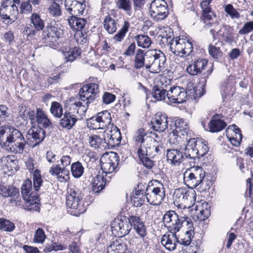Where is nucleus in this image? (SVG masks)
Returning a JSON list of instances; mask_svg holds the SVG:
<instances>
[{
	"label": "nucleus",
	"mask_w": 253,
	"mask_h": 253,
	"mask_svg": "<svg viewBox=\"0 0 253 253\" xmlns=\"http://www.w3.org/2000/svg\"><path fill=\"white\" fill-rule=\"evenodd\" d=\"M89 143L90 147L95 149L100 147V145L104 143L103 138H101L97 135H92L89 137Z\"/></svg>",
	"instance_id": "13d9d810"
},
{
	"label": "nucleus",
	"mask_w": 253,
	"mask_h": 253,
	"mask_svg": "<svg viewBox=\"0 0 253 253\" xmlns=\"http://www.w3.org/2000/svg\"><path fill=\"white\" fill-rule=\"evenodd\" d=\"M151 137L147 135L144 129L141 128L136 131L133 140L137 144H139L138 149H142L143 146L147 143L146 141L147 139Z\"/></svg>",
	"instance_id": "c9c22d12"
},
{
	"label": "nucleus",
	"mask_w": 253,
	"mask_h": 253,
	"mask_svg": "<svg viewBox=\"0 0 253 253\" xmlns=\"http://www.w3.org/2000/svg\"><path fill=\"white\" fill-rule=\"evenodd\" d=\"M138 46L142 48H148L152 43L150 38L146 35H138L134 37Z\"/></svg>",
	"instance_id": "37998d69"
},
{
	"label": "nucleus",
	"mask_w": 253,
	"mask_h": 253,
	"mask_svg": "<svg viewBox=\"0 0 253 253\" xmlns=\"http://www.w3.org/2000/svg\"><path fill=\"white\" fill-rule=\"evenodd\" d=\"M145 196L146 201L150 205H161L166 198L164 185L157 180L150 181L145 190Z\"/></svg>",
	"instance_id": "7ed1b4c3"
},
{
	"label": "nucleus",
	"mask_w": 253,
	"mask_h": 253,
	"mask_svg": "<svg viewBox=\"0 0 253 253\" xmlns=\"http://www.w3.org/2000/svg\"><path fill=\"white\" fill-rule=\"evenodd\" d=\"M152 128L159 132H164L168 127V117L166 114L157 113L151 122Z\"/></svg>",
	"instance_id": "412c9836"
},
{
	"label": "nucleus",
	"mask_w": 253,
	"mask_h": 253,
	"mask_svg": "<svg viewBox=\"0 0 253 253\" xmlns=\"http://www.w3.org/2000/svg\"><path fill=\"white\" fill-rule=\"evenodd\" d=\"M137 154L143 165L147 169H151L153 165L154 162L152 161L147 155H145L144 153L140 152L137 151Z\"/></svg>",
	"instance_id": "4d7b16f0"
},
{
	"label": "nucleus",
	"mask_w": 253,
	"mask_h": 253,
	"mask_svg": "<svg viewBox=\"0 0 253 253\" xmlns=\"http://www.w3.org/2000/svg\"><path fill=\"white\" fill-rule=\"evenodd\" d=\"M187 92L180 86H173L168 91V100L172 103L180 104L186 100Z\"/></svg>",
	"instance_id": "6ab92c4d"
},
{
	"label": "nucleus",
	"mask_w": 253,
	"mask_h": 253,
	"mask_svg": "<svg viewBox=\"0 0 253 253\" xmlns=\"http://www.w3.org/2000/svg\"><path fill=\"white\" fill-rule=\"evenodd\" d=\"M107 253H133L127 248V244L121 241L112 242L107 248Z\"/></svg>",
	"instance_id": "bb28decb"
},
{
	"label": "nucleus",
	"mask_w": 253,
	"mask_h": 253,
	"mask_svg": "<svg viewBox=\"0 0 253 253\" xmlns=\"http://www.w3.org/2000/svg\"><path fill=\"white\" fill-rule=\"evenodd\" d=\"M45 235L42 229L39 228L35 232L33 241L37 243H43L45 239Z\"/></svg>",
	"instance_id": "680f3d73"
},
{
	"label": "nucleus",
	"mask_w": 253,
	"mask_h": 253,
	"mask_svg": "<svg viewBox=\"0 0 253 253\" xmlns=\"http://www.w3.org/2000/svg\"><path fill=\"white\" fill-rule=\"evenodd\" d=\"M86 23L87 21L86 19L78 18L77 16H71L70 18L68 19L69 26L73 30L76 31L83 30Z\"/></svg>",
	"instance_id": "e433bc0d"
},
{
	"label": "nucleus",
	"mask_w": 253,
	"mask_h": 253,
	"mask_svg": "<svg viewBox=\"0 0 253 253\" xmlns=\"http://www.w3.org/2000/svg\"><path fill=\"white\" fill-rule=\"evenodd\" d=\"M178 237L176 233L165 234L161 239L162 244L169 251H172L176 249V243H178Z\"/></svg>",
	"instance_id": "cd10ccee"
},
{
	"label": "nucleus",
	"mask_w": 253,
	"mask_h": 253,
	"mask_svg": "<svg viewBox=\"0 0 253 253\" xmlns=\"http://www.w3.org/2000/svg\"><path fill=\"white\" fill-rule=\"evenodd\" d=\"M209 151L207 143L203 138H189L184 152L186 158L195 160L203 157Z\"/></svg>",
	"instance_id": "423d86ee"
},
{
	"label": "nucleus",
	"mask_w": 253,
	"mask_h": 253,
	"mask_svg": "<svg viewBox=\"0 0 253 253\" xmlns=\"http://www.w3.org/2000/svg\"><path fill=\"white\" fill-rule=\"evenodd\" d=\"M99 90L98 84L95 83L87 84L83 86L79 91L80 99L87 106L97 97Z\"/></svg>",
	"instance_id": "2eb2a0df"
},
{
	"label": "nucleus",
	"mask_w": 253,
	"mask_h": 253,
	"mask_svg": "<svg viewBox=\"0 0 253 253\" xmlns=\"http://www.w3.org/2000/svg\"><path fill=\"white\" fill-rule=\"evenodd\" d=\"M37 117L36 125L38 124L40 128H49L52 126L51 122L42 108H37Z\"/></svg>",
	"instance_id": "c756f323"
},
{
	"label": "nucleus",
	"mask_w": 253,
	"mask_h": 253,
	"mask_svg": "<svg viewBox=\"0 0 253 253\" xmlns=\"http://www.w3.org/2000/svg\"><path fill=\"white\" fill-rule=\"evenodd\" d=\"M106 181V178L104 176L96 175L93 178L91 183L92 191L95 193H99L104 188Z\"/></svg>",
	"instance_id": "72a5a7b5"
},
{
	"label": "nucleus",
	"mask_w": 253,
	"mask_h": 253,
	"mask_svg": "<svg viewBox=\"0 0 253 253\" xmlns=\"http://www.w3.org/2000/svg\"><path fill=\"white\" fill-rule=\"evenodd\" d=\"M129 26L130 24L128 21H125L122 28L119 30L118 33L114 36L113 39L116 42L122 41L124 39L126 33L127 32Z\"/></svg>",
	"instance_id": "864d4df0"
},
{
	"label": "nucleus",
	"mask_w": 253,
	"mask_h": 253,
	"mask_svg": "<svg viewBox=\"0 0 253 253\" xmlns=\"http://www.w3.org/2000/svg\"><path fill=\"white\" fill-rule=\"evenodd\" d=\"M208 51L209 54L214 59L219 60L221 58L222 52L220 47L210 44L208 46Z\"/></svg>",
	"instance_id": "6e6d98bb"
},
{
	"label": "nucleus",
	"mask_w": 253,
	"mask_h": 253,
	"mask_svg": "<svg viewBox=\"0 0 253 253\" xmlns=\"http://www.w3.org/2000/svg\"><path fill=\"white\" fill-rule=\"evenodd\" d=\"M149 13L156 22L164 20L169 14L167 3L164 0H154L150 4Z\"/></svg>",
	"instance_id": "ddd939ff"
},
{
	"label": "nucleus",
	"mask_w": 253,
	"mask_h": 253,
	"mask_svg": "<svg viewBox=\"0 0 253 253\" xmlns=\"http://www.w3.org/2000/svg\"><path fill=\"white\" fill-rule=\"evenodd\" d=\"M172 198L174 203L178 206L190 207L196 200V193L193 190L181 187L175 189Z\"/></svg>",
	"instance_id": "f8f14e48"
},
{
	"label": "nucleus",
	"mask_w": 253,
	"mask_h": 253,
	"mask_svg": "<svg viewBox=\"0 0 253 253\" xmlns=\"http://www.w3.org/2000/svg\"><path fill=\"white\" fill-rule=\"evenodd\" d=\"M45 133L42 128L34 127L29 129L27 134L28 143L32 147H36L43 141Z\"/></svg>",
	"instance_id": "aec40b11"
},
{
	"label": "nucleus",
	"mask_w": 253,
	"mask_h": 253,
	"mask_svg": "<svg viewBox=\"0 0 253 253\" xmlns=\"http://www.w3.org/2000/svg\"><path fill=\"white\" fill-rule=\"evenodd\" d=\"M146 52L143 50L138 49L136 50L134 60V66L135 68L138 69L145 66Z\"/></svg>",
	"instance_id": "a19ab883"
},
{
	"label": "nucleus",
	"mask_w": 253,
	"mask_h": 253,
	"mask_svg": "<svg viewBox=\"0 0 253 253\" xmlns=\"http://www.w3.org/2000/svg\"><path fill=\"white\" fill-rule=\"evenodd\" d=\"M195 211L196 218L200 221H204L207 219L211 214L210 206L207 202L201 204L193 206Z\"/></svg>",
	"instance_id": "b1692460"
},
{
	"label": "nucleus",
	"mask_w": 253,
	"mask_h": 253,
	"mask_svg": "<svg viewBox=\"0 0 253 253\" xmlns=\"http://www.w3.org/2000/svg\"><path fill=\"white\" fill-rule=\"evenodd\" d=\"M163 221L165 226L170 233H176L179 231L184 224H187L192 220L187 216L178 215L174 211H169L163 217Z\"/></svg>",
	"instance_id": "6e6552de"
},
{
	"label": "nucleus",
	"mask_w": 253,
	"mask_h": 253,
	"mask_svg": "<svg viewBox=\"0 0 253 253\" xmlns=\"http://www.w3.org/2000/svg\"><path fill=\"white\" fill-rule=\"evenodd\" d=\"M97 119L101 124L102 129L106 128L111 124L112 118L111 114L107 110L98 113L96 115Z\"/></svg>",
	"instance_id": "4c0bfd02"
},
{
	"label": "nucleus",
	"mask_w": 253,
	"mask_h": 253,
	"mask_svg": "<svg viewBox=\"0 0 253 253\" xmlns=\"http://www.w3.org/2000/svg\"><path fill=\"white\" fill-rule=\"evenodd\" d=\"M158 50H152L146 52L145 66L147 69L151 70L152 66L155 60Z\"/></svg>",
	"instance_id": "c03bdc74"
},
{
	"label": "nucleus",
	"mask_w": 253,
	"mask_h": 253,
	"mask_svg": "<svg viewBox=\"0 0 253 253\" xmlns=\"http://www.w3.org/2000/svg\"><path fill=\"white\" fill-rule=\"evenodd\" d=\"M21 194L25 202L24 209L28 211H36L39 209L38 194L32 192V182L30 179L24 180L21 188Z\"/></svg>",
	"instance_id": "1a4fd4ad"
},
{
	"label": "nucleus",
	"mask_w": 253,
	"mask_h": 253,
	"mask_svg": "<svg viewBox=\"0 0 253 253\" xmlns=\"http://www.w3.org/2000/svg\"><path fill=\"white\" fill-rule=\"evenodd\" d=\"M133 229L139 235V236L143 239L146 236V228L145 224L140 225L132 226Z\"/></svg>",
	"instance_id": "0e129e2a"
},
{
	"label": "nucleus",
	"mask_w": 253,
	"mask_h": 253,
	"mask_svg": "<svg viewBox=\"0 0 253 253\" xmlns=\"http://www.w3.org/2000/svg\"><path fill=\"white\" fill-rule=\"evenodd\" d=\"M223 117L222 114H214L208 125L209 131L214 133L219 132L224 129L227 126V124L223 120Z\"/></svg>",
	"instance_id": "4be33fe9"
},
{
	"label": "nucleus",
	"mask_w": 253,
	"mask_h": 253,
	"mask_svg": "<svg viewBox=\"0 0 253 253\" xmlns=\"http://www.w3.org/2000/svg\"><path fill=\"white\" fill-rule=\"evenodd\" d=\"M166 156L168 161L175 166L179 165L184 159L182 153L179 150L174 149H168Z\"/></svg>",
	"instance_id": "c85d7f7f"
},
{
	"label": "nucleus",
	"mask_w": 253,
	"mask_h": 253,
	"mask_svg": "<svg viewBox=\"0 0 253 253\" xmlns=\"http://www.w3.org/2000/svg\"><path fill=\"white\" fill-rule=\"evenodd\" d=\"M64 52L66 61L72 62L81 55V50L79 47L75 46Z\"/></svg>",
	"instance_id": "79ce46f5"
},
{
	"label": "nucleus",
	"mask_w": 253,
	"mask_h": 253,
	"mask_svg": "<svg viewBox=\"0 0 253 253\" xmlns=\"http://www.w3.org/2000/svg\"><path fill=\"white\" fill-rule=\"evenodd\" d=\"M19 189L12 186H7L1 181H0V195L4 197H11L13 198L19 196Z\"/></svg>",
	"instance_id": "2f4dec72"
},
{
	"label": "nucleus",
	"mask_w": 253,
	"mask_h": 253,
	"mask_svg": "<svg viewBox=\"0 0 253 253\" xmlns=\"http://www.w3.org/2000/svg\"><path fill=\"white\" fill-rule=\"evenodd\" d=\"M226 135L227 137H234V138H239L242 139V134L240 129L235 125L229 126L226 130Z\"/></svg>",
	"instance_id": "de8ad7c7"
},
{
	"label": "nucleus",
	"mask_w": 253,
	"mask_h": 253,
	"mask_svg": "<svg viewBox=\"0 0 253 253\" xmlns=\"http://www.w3.org/2000/svg\"><path fill=\"white\" fill-rule=\"evenodd\" d=\"M9 139L8 151L15 154H22L28 143L22 133L19 130L11 127Z\"/></svg>",
	"instance_id": "9b49d317"
},
{
	"label": "nucleus",
	"mask_w": 253,
	"mask_h": 253,
	"mask_svg": "<svg viewBox=\"0 0 253 253\" xmlns=\"http://www.w3.org/2000/svg\"><path fill=\"white\" fill-rule=\"evenodd\" d=\"M116 98L115 95L108 92H105L102 95L103 103L105 104H109L113 102Z\"/></svg>",
	"instance_id": "69168bd1"
},
{
	"label": "nucleus",
	"mask_w": 253,
	"mask_h": 253,
	"mask_svg": "<svg viewBox=\"0 0 253 253\" xmlns=\"http://www.w3.org/2000/svg\"><path fill=\"white\" fill-rule=\"evenodd\" d=\"M33 187L36 192L38 191L42 184L41 171L36 169L33 175Z\"/></svg>",
	"instance_id": "5fc2aeb1"
},
{
	"label": "nucleus",
	"mask_w": 253,
	"mask_h": 253,
	"mask_svg": "<svg viewBox=\"0 0 253 253\" xmlns=\"http://www.w3.org/2000/svg\"><path fill=\"white\" fill-rule=\"evenodd\" d=\"M87 34L84 30H80L77 31L75 37L78 43L83 44L86 43L87 41Z\"/></svg>",
	"instance_id": "e2e57ef3"
},
{
	"label": "nucleus",
	"mask_w": 253,
	"mask_h": 253,
	"mask_svg": "<svg viewBox=\"0 0 253 253\" xmlns=\"http://www.w3.org/2000/svg\"><path fill=\"white\" fill-rule=\"evenodd\" d=\"M253 31V21L246 22L239 31L240 35H246Z\"/></svg>",
	"instance_id": "338daca9"
},
{
	"label": "nucleus",
	"mask_w": 253,
	"mask_h": 253,
	"mask_svg": "<svg viewBox=\"0 0 253 253\" xmlns=\"http://www.w3.org/2000/svg\"><path fill=\"white\" fill-rule=\"evenodd\" d=\"M166 63V57L164 53L158 50L157 53L150 72L153 73H159L164 70Z\"/></svg>",
	"instance_id": "a878e982"
},
{
	"label": "nucleus",
	"mask_w": 253,
	"mask_h": 253,
	"mask_svg": "<svg viewBox=\"0 0 253 253\" xmlns=\"http://www.w3.org/2000/svg\"><path fill=\"white\" fill-rule=\"evenodd\" d=\"M82 103L80 101H75L70 104L68 110L65 112L60 118V126L67 130L71 129L78 120L79 110L82 107Z\"/></svg>",
	"instance_id": "9d476101"
},
{
	"label": "nucleus",
	"mask_w": 253,
	"mask_h": 253,
	"mask_svg": "<svg viewBox=\"0 0 253 253\" xmlns=\"http://www.w3.org/2000/svg\"><path fill=\"white\" fill-rule=\"evenodd\" d=\"M118 20L114 19L108 15L105 16L103 20V27L104 29L109 34H113L117 30Z\"/></svg>",
	"instance_id": "f704fd0d"
},
{
	"label": "nucleus",
	"mask_w": 253,
	"mask_h": 253,
	"mask_svg": "<svg viewBox=\"0 0 253 253\" xmlns=\"http://www.w3.org/2000/svg\"><path fill=\"white\" fill-rule=\"evenodd\" d=\"M186 226L187 230L185 231L184 236L178 238V243L184 246H188L191 243L192 238L194 235V229L192 221L187 222Z\"/></svg>",
	"instance_id": "7c9ffc66"
},
{
	"label": "nucleus",
	"mask_w": 253,
	"mask_h": 253,
	"mask_svg": "<svg viewBox=\"0 0 253 253\" xmlns=\"http://www.w3.org/2000/svg\"><path fill=\"white\" fill-rule=\"evenodd\" d=\"M151 93L153 97L157 101L164 100L166 96L168 98V91L158 85L153 87Z\"/></svg>",
	"instance_id": "ea45409f"
},
{
	"label": "nucleus",
	"mask_w": 253,
	"mask_h": 253,
	"mask_svg": "<svg viewBox=\"0 0 253 253\" xmlns=\"http://www.w3.org/2000/svg\"><path fill=\"white\" fill-rule=\"evenodd\" d=\"M111 231L115 236L118 237H124L129 233L131 229L128 217L115 218L111 224Z\"/></svg>",
	"instance_id": "dca6fc26"
},
{
	"label": "nucleus",
	"mask_w": 253,
	"mask_h": 253,
	"mask_svg": "<svg viewBox=\"0 0 253 253\" xmlns=\"http://www.w3.org/2000/svg\"><path fill=\"white\" fill-rule=\"evenodd\" d=\"M48 11L53 17H58L62 14L60 5L56 2H53L48 8Z\"/></svg>",
	"instance_id": "052dcab7"
},
{
	"label": "nucleus",
	"mask_w": 253,
	"mask_h": 253,
	"mask_svg": "<svg viewBox=\"0 0 253 253\" xmlns=\"http://www.w3.org/2000/svg\"><path fill=\"white\" fill-rule=\"evenodd\" d=\"M186 60L188 63L186 71L191 76H198L202 74L203 72L207 69L202 75L204 78H208L213 71V64H209L208 60L206 58H198L190 60L188 57Z\"/></svg>",
	"instance_id": "39448f33"
},
{
	"label": "nucleus",
	"mask_w": 253,
	"mask_h": 253,
	"mask_svg": "<svg viewBox=\"0 0 253 253\" xmlns=\"http://www.w3.org/2000/svg\"><path fill=\"white\" fill-rule=\"evenodd\" d=\"M185 184L191 190L198 186H209L211 181L207 180L206 172L201 167H194L187 169L184 173Z\"/></svg>",
	"instance_id": "f03ea898"
},
{
	"label": "nucleus",
	"mask_w": 253,
	"mask_h": 253,
	"mask_svg": "<svg viewBox=\"0 0 253 253\" xmlns=\"http://www.w3.org/2000/svg\"><path fill=\"white\" fill-rule=\"evenodd\" d=\"M71 170L74 177L80 178L84 173V168L81 163L77 162L72 164Z\"/></svg>",
	"instance_id": "8fccbe9b"
},
{
	"label": "nucleus",
	"mask_w": 253,
	"mask_h": 253,
	"mask_svg": "<svg viewBox=\"0 0 253 253\" xmlns=\"http://www.w3.org/2000/svg\"><path fill=\"white\" fill-rule=\"evenodd\" d=\"M128 220H129L130 225H131V226L133 225H140L142 224H144L142 219H141L139 216L135 215H129L128 216Z\"/></svg>",
	"instance_id": "774afa93"
},
{
	"label": "nucleus",
	"mask_w": 253,
	"mask_h": 253,
	"mask_svg": "<svg viewBox=\"0 0 253 253\" xmlns=\"http://www.w3.org/2000/svg\"><path fill=\"white\" fill-rule=\"evenodd\" d=\"M85 0H65V7L71 16H78L84 12L86 4Z\"/></svg>",
	"instance_id": "a211bd4d"
},
{
	"label": "nucleus",
	"mask_w": 253,
	"mask_h": 253,
	"mask_svg": "<svg viewBox=\"0 0 253 253\" xmlns=\"http://www.w3.org/2000/svg\"><path fill=\"white\" fill-rule=\"evenodd\" d=\"M116 7L118 9L126 12L128 15L132 11V4L130 0H117Z\"/></svg>",
	"instance_id": "a18cd8bd"
},
{
	"label": "nucleus",
	"mask_w": 253,
	"mask_h": 253,
	"mask_svg": "<svg viewBox=\"0 0 253 253\" xmlns=\"http://www.w3.org/2000/svg\"><path fill=\"white\" fill-rule=\"evenodd\" d=\"M84 194L75 186H70L67 189L66 204L68 208L75 210L74 213H71L75 216H79L86 211L84 205Z\"/></svg>",
	"instance_id": "f257e3e1"
},
{
	"label": "nucleus",
	"mask_w": 253,
	"mask_h": 253,
	"mask_svg": "<svg viewBox=\"0 0 253 253\" xmlns=\"http://www.w3.org/2000/svg\"><path fill=\"white\" fill-rule=\"evenodd\" d=\"M145 191L142 189L136 190L133 193L131 202L134 207H140L145 202Z\"/></svg>",
	"instance_id": "58836bf2"
},
{
	"label": "nucleus",
	"mask_w": 253,
	"mask_h": 253,
	"mask_svg": "<svg viewBox=\"0 0 253 253\" xmlns=\"http://www.w3.org/2000/svg\"><path fill=\"white\" fill-rule=\"evenodd\" d=\"M120 162V158L117 153L111 152L108 157L100 160L101 168L105 173L113 172L117 168Z\"/></svg>",
	"instance_id": "f3484780"
},
{
	"label": "nucleus",
	"mask_w": 253,
	"mask_h": 253,
	"mask_svg": "<svg viewBox=\"0 0 253 253\" xmlns=\"http://www.w3.org/2000/svg\"><path fill=\"white\" fill-rule=\"evenodd\" d=\"M167 42L169 45L170 51L176 56L180 57L189 56L193 52V47L192 42L185 38L176 37L167 39Z\"/></svg>",
	"instance_id": "0eeeda50"
},
{
	"label": "nucleus",
	"mask_w": 253,
	"mask_h": 253,
	"mask_svg": "<svg viewBox=\"0 0 253 253\" xmlns=\"http://www.w3.org/2000/svg\"><path fill=\"white\" fill-rule=\"evenodd\" d=\"M63 109L62 105L56 101H53L51 104L50 112L55 118H61L63 115Z\"/></svg>",
	"instance_id": "49530a36"
},
{
	"label": "nucleus",
	"mask_w": 253,
	"mask_h": 253,
	"mask_svg": "<svg viewBox=\"0 0 253 253\" xmlns=\"http://www.w3.org/2000/svg\"><path fill=\"white\" fill-rule=\"evenodd\" d=\"M147 143L143 146L142 149H138L139 152H143L150 158L163 155L165 152V147L161 141H157L152 137L147 139Z\"/></svg>",
	"instance_id": "4468645a"
},
{
	"label": "nucleus",
	"mask_w": 253,
	"mask_h": 253,
	"mask_svg": "<svg viewBox=\"0 0 253 253\" xmlns=\"http://www.w3.org/2000/svg\"><path fill=\"white\" fill-rule=\"evenodd\" d=\"M220 26L217 21L214 22H209L204 26L205 29H210V33L211 34L212 39H216V35L220 32Z\"/></svg>",
	"instance_id": "09e8293b"
},
{
	"label": "nucleus",
	"mask_w": 253,
	"mask_h": 253,
	"mask_svg": "<svg viewBox=\"0 0 253 253\" xmlns=\"http://www.w3.org/2000/svg\"><path fill=\"white\" fill-rule=\"evenodd\" d=\"M11 127L4 126L0 127V145L2 148L8 150L9 135Z\"/></svg>",
	"instance_id": "473e14b6"
},
{
	"label": "nucleus",
	"mask_w": 253,
	"mask_h": 253,
	"mask_svg": "<svg viewBox=\"0 0 253 253\" xmlns=\"http://www.w3.org/2000/svg\"><path fill=\"white\" fill-rule=\"evenodd\" d=\"M174 126L175 132L177 133L178 136L187 140L188 136H191V130L183 119H177L174 122Z\"/></svg>",
	"instance_id": "5701e85b"
},
{
	"label": "nucleus",
	"mask_w": 253,
	"mask_h": 253,
	"mask_svg": "<svg viewBox=\"0 0 253 253\" xmlns=\"http://www.w3.org/2000/svg\"><path fill=\"white\" fill-rule=\"evenodd\" d=\"M42 42L50 47L55 48L64 37L63 27L55 22L50 23L42 32Z\"/></svg>",
	"instance_id": "20e7f679"
},
{
	"label": "nucleus",
	"mask_w": 253,
	"mask_h": 253,
	"mask_svg": "<svg viewBox=\"0 0 253 253\" xmlns=\"http://www.w3.org/2000/svg\"><path fill=\"white\" fill-rule=\"evenodd\" d=\"M31 21L37 31H41L43 29L44 26V21L41 18L39 14H32L31 17Z\"/></svg>",
	"instance_id": "3c124183"
},
{
	"label": "nucleus",
	"mask_w": 253,
	"mask_h": 253,
	"mask_svg": "<svg viewBox=\"0 0 253 253\" xmlns=\"http://www.w3.org/2000/svg\"><path fill=\"white\" fill-rule=\"evenodd\" d=\"M224 10L228 14L231 19H238L241 17L240 14L234 8L231 4H228L225 6Z\"/></svg>",
	"instance_id": "bf43d9fd"
},
{
	"label": "nucleus",
	"mask_w": 253,
	"mask_h": 253,
	"mask_svg": "<svg viewBox=\"0 0 253 253\" xmlns=\"http://www.w3.org/2000/svg\"><path fill=\"white\" fill-rule=\"evenodd\" d=\"M121 134L118 129L113 133H112V131L110 133H105V132H104V143L106 144L108 147H113L118 145L121 142Z\"/></svg>",
	"instance_id": "393cba45"
},
{
	"label": "nucleus",
	"mask_w": 253,
	"mask_h": 253,
	"mask_svg": "<svg viewBox=\"0 0 253 253\" xmlns=\"http://www.w3.org/2000/svg\"><path fill=\"white\" fill-rule=\"evenodd\" d=\"M15 228V224L12 222L4 218H0V230L10 232Z\"/></svg>",
	"instance_id": "603ef678"
}]
</instances>
